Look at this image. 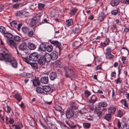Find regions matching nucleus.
Wrapping results in <instances>:
<instances>
[{
    "label": "nucleus",
    "mask_w": 129,
    "mask_h": 129,
    "mask_svg": "<svg viewBox=\"0 0 129 129\" xmlns=\"http://www.w3.org/2000/svg\"><path fill=\"white\" fill-rule=\"evenodd\" d=\"M13 39L16 41L19 42L21 40V38L19 36L15 35L13 36Z\"/></svg>",
    "instance_id": "nucleus-40"
},
{
    "label": "nucleus",
    "mask_w": 129,
    "mask_h": 129,
    "mask_svg": "<svg viewBox=\"0 0 129 129\" xmlns=\"http://www.w3.org/2000/svg\"><path fill=\"white\" fill-rule=\"evenodd\" d=\"M36 45L32 43H28V47L30 50H34L36 48Z\"/></svg>",
    "instance_id": "nucleus-28"
},
{
    "label": "nucleus",
    "mask_w": 129,
    "mask_h": 129,
    "mask_svg": "<svg viewBox=\"0 0 129 129\" xmlns=\"http://www.w3.org/2000/svg\"><path fill=\"white\" fill-rule=\"evenodd\" d=\"M122 80H121L120 78H118L117 79V81L116 82V83L117 84L118 83H122Z\"/></svg>",
    "instance_id": "nucleus-57"
},
{
    "label": "nucleus",
    "mask_w": 129,
    "mask_h": 129,
    "mask_svg": "<svg viewBox=\"0 0 129 129\" xmlns=\"http://www.w3.org/2000/svg\"><path fill=\"white\" fill-rule=\"evenodd\" d=\"M112 118V114L110 113L106 114L104 117L103 118L107 120L108 121H110Z\"/></svg>",
    "instance_id": "nucleus-21"
},
{
    "label": "nucleus",
    "mask_w": 129,
    "mask_h": 129,
    "mask_svg": "<svg viewBox=\"0 0 129 129\" xmlns=\"http://www.w3.org/2000/svg\"><path fill=\"white\" fill-rule=\"evenodd\" d=\"M47 57H45V55L41 56L37 61L38 63L40 64H44L47 61Z\"/></svg>",
    "instance_id": "nucleus-13"
},
{
    "label": "nucleus",
    "mask_w": 129,
    "mask_h": 129,
    "mask_svg": "<svg viewBox=\"0 0 129 129\" xmlns=\"http://www.w3.org/2000/svg\"><path fill=\"white\" fill-rule=\"evenodd\" d=\"M26 73L25 72H23V73L20 74L19 75L21 76L22 77H25L26 76Z\"/></svg>",
    "instance_id": "nucleus-61"
},
{
    "label": "nucleus",
    "mask_w": 129,
    "mask_h": 129,
    "mask_svg": "<svg viewBox=\"0 0 129 129\" xmlns=\"http://www.w3.org/2000/svg\"><path fill=\"white\" fill-rule=\"evenodd\" d=\"M91 126L90 123L85 122L83 123V126L84 128L86 129L89 128Z\"/></svg>",
    "instance_id": "nucleus-38"
},
{
    "label": "nucleus",
    "mask_w": 129,
    "mask_h": 129,
    "mask_svg": "<svg viewBox=\"0 0 129 129\" xmlns=\"http://www.w3.org/2000/svg\"><path fill=\"white\" fill-rule=\"evenodd\" d=\"M39 55L37 52H34L31 54L29 56L30 60L33 61H37L39 59Z\"/></svg>",
    "instance_id": "nucleus-9"
},
{
    "label": "nucleus",
    "mask_w": 129,
    "mask_h": 129,
    "mask_svg": "<svg viewBox=\"0 0 129 129\" xmlns=\"http://www.w3.org/2000/svg\"><path fill=\"white\" fill-rule=\"evenodd\" d=\"M106 58L107 59H111L114 57V56L111 53L105 54Z\"/></svg>",
    "instance_id": "nucleus-36"
},
{
    "label": "nucleus",
    "mask_w": 129,
    "mask_h": 129,
    "mask_svg": "<svg viewBox=\"0 0 129 129\" xmlns=\"http://www.w3.org/2000/svg\"><path fill=\"white\" fill-rule=\"evenodd\" d=\"M52 64L54 63L55 64H61V62L59 60H57L55 62H51Z\"/></svg>",
    "instance_id": "nucleus-55"
},
{
    "label": "nucleus",
    "mask_w": 129,
    "mask_h": 129,
    "mask_svg": "<svg viewBox=\"0 0 129 129\" xmlns=\"http://www.w3.org/2000/svg\"><path fill=\"white\" fill-rule=\"evenodd\" d=\"M80 40L79 39L78 41H76L74 42L73 46L75 48H77L78 47L81 45V43L80 42Z\"/></svg>",
    "instance_id": "nucleus-31"
},
{
    "label": "nucleus",
    "mask_w": 129,
    "mask_h": 129,
    "mask_svg": "<svg viewBox=\"0 0 129 129\" xmlns=\"http://www.w3.org/2000/svg\"><path fill=\"white\" fill-rule=\"evenodd\" d=\"M78 100L79 103H81V102L84 100L83 99V98L82 96H81L78 97Z\"/></svg>",
    "instance_id": "nucleus-53"
},
{
    "label": "nucleus",
    "mask_w": 129,
    "mask_h": 129,
    "mask_svg": "<svg viewBox=\"0 0 129 129\" xmlns=\"http://www.w3.org/2000/svg\"><path fill=\"white\" fill-rule=\"evenodd\" d=\"M122 129H129L128 126L127 127V124H124L123 125Z\"/></svg>",
    "instance_id": "nucleus-58"
},
{
    "label": "nucleus",
    "mask_w": 129,
    "mask_h": 129,
    "mask_svg": "<svg viewBox=\"0 0 129 129\" xmlns=\"http://www.w3.org/2000/svg\"><path fill=\"white\" fill-rule=\"evenodd\" d=\"M42 83L44 84H47L49 82V79L48 77L44 76L42 77L41 79Z\"/></svg>",
    "instance_id": "nucleus-20"
},
{
    "label": "nucleus",
    "mask_w": 129,
    "mask_h": 129,
    "mask_svg": "<svg viewBox=\"0 0 129 129\" xmlns=\"http://www.w3.org/2000/svg\"><path fill=\"white\" fill-rule=\"evenodd\" d=\"M46 45L43 44L40 45L39 47L38 50L39 51H45L46 49Z\"/></svg>",
    "instance_id": "nucleus-30"
},
{
    "label": "nucleus",
    "mask_w": 129,
    "mask_h": 129,
    "mask_svg": "<svg viewBox=\"0 0 129 129\" xmlns=\"http://www.w3.org/2000/svg\"><path fill=\"white\" fill-rule=\"evenodd\" d=\"M26 54L29 55L30 53V50L26 48L23 51Z\"/></svg>",
    "instance_id": "nucleus-51"
},
{
    "label": "nucleus",
    "mask_w": 129,
    "mask_h": 129,
    "mask_svg": "<svg viewBox=\"0 0 129 129\" xmlns=\"http://www.w3.org/2000/svg\"><path fill=\"white\" fill-rule=\"evenodd\" d=\"M30 125L32 126H35L36 123L34 119H31L29 122Z\"/></svg>",
    "instance_id": "nucleus-44"
},
{
    "label": "nucleus",
    "mask_w": 129,
    "mask_h": 129,
    "mask_svg": "<svg viewBox=\"0 0 129 129\" xmlns=\"http://www.w3.org/2000/svg\"><path fill=\"white\" fill-rule=\"evenodd\" d=\"M121 123L120 122V121L119 120L118 121L117 126L119 128H120L121 127Z\"/></svg>",
    "instance_id": "nucleus-63"
},
{
    "label": "nucleus",
    "mask_w": 129,
    "mask_h": 129,
    "mask_svg": "<svg viewBox=\"0 0 129 129\" xmlns=\"http://www.w3.org/2000/svg\"><path fill=\"white\" fill-rule=\"evenodd\" d=\"M0 44L2 46V47H4V43L2 40L1 39H0Z\"/></svg>",
    "instance_id": "nucleus-56"
},
{
    "label": "nucleus",
    "mask_w": 129,
    "mask_h": 129,
    "mask_svg": "<svg viewBox=\"0 0 129 129\" xmlns=\"http://www.w3.org/2000/svg\"><path fill=\"white\" fill-rule=\"evenodd\" d=\"M34 32L32 30L30 29L29 31L27 33L28 36L30 37H32L34 35Z\"/></svg>",
    "instance_id": "nucleus-49"
},
{
    "label": "nucleus",
    "mask_w": 129,
    "mask_h": 129,
    "mask_svg": "<svg viewBox=\"0 0 129 129\" xmlns=\"http://www.w3.org/2000/svg\"><path fill=\"white\" fill-rule=\"evenodd\" d=\"M38 8L39 10H42L44 8L45 5L42 3H39L38 4Z\"/></svg>",
    "instance_id": "nucleus-46"
},
{
    "label": "nucleus",
    "mask_w": 129,
    "mask_h": 129,
    "mask_svg": "<svg viewBox=\"0 0 129 129\" xmlns=\"http://www.w3.org/2000/svg\"><path fill=\"white\" fill-rule=\"evenodd\" d=\"M15 98L18 101L20 102L22 99L21 96L19 94H16L14 95Z\"/></svg>",
    "instance_id": "nucleus-37"
},
{
    "label": "nucleus",
    "mask_w": 129,
    "mask_h": 129,
    "mask_svg": "<svg viewBox=\"0 0 129 129\" xmlns=\"http://www.w3.org/2000/svg\"><path fill=\"white\" fill-rule=\"evenodd\" d=\"M32 76V74L31 73H26V76L28 78H30Z\"/></svg>",
    "instance_id": "nucleus-62"
},
{
    "label": "nucleus",
    "mask_w": 129,
    "mask_h": 129,
    "mask_svg": "<svg viewBox=\"0 0 129 129\" xmlns=\"http://www.w3.org/2000/svg\"><path fill=\"white\" fill-rule=\"evenodd\" d=\"M120 2V0H112L111 2V4L114 7L117 6Z\"/></svg>",
    "instance_id": "nucleus-24"
},
{
    "label": "nucleus",
    "mask_w": 129,
    "mask_h": 129,
    "mask_svg": "<svg viewBox=\"0 0 129 129\" xmlns=\"http://www.w3.org/2000/svg\"><path fill=\"white\" fill-rule=\"evenodd\" d=\"M78 107L77 105L76 104L75 102H73L71 105V107L72 111L74 110L75 111V110H76L75 112V113H76L77 111L78 112Z\"/></svg>",
    "instance_id": "nucleus-19"
},
{
    "label": "nucleus",
    "mask_w": 129,
    "mask_h": 129,
    "mask_svg": "<svg viewBox=\"0 0 129 129\" xmlns=\"http://www.w3.org/2000/svg\"><path fill=\"white\" fill-rule=\"evenodd\" d=\"M102 65H98L96 67L95 70H101L102 69Z\"/></svg>",
    "instance_id": "nucleus-59"
},
{
    "label": "nucleus",
    "mask_w": 129,
    "mask_h": 129,
    "mask_svg": "<svg viewBox=\"0 0 129 129\" xmlns=\"http://www.w3.org/2000/svg\"><path fill=\"white\" fill-rule=\"evenodd\" d=\"M12 27L17 29L18 31H19L22 25V23H18L16 21H13L10 23Z\"/></svg>",
    "instance_id": "nucleus-8"
},
{
    "label": "nucleus",
    "mask_w": 129,
    "mask_h": 129,
    "mask_svg": "<svg viewBox=\"0 0 129 129\" xmlns=\"http://www.w3.org/2000/svg\"><path fill=\"white\" fill-rule=\"evenodd\" d=\"M107 105V103L106 102L102 101L98 103V105L96 107L98 109L104 108L106 107Z\"/></svg>",
    "instance_id": "nucleus-15"
},
{
    "label": "nucleus",
    "mask_w": 129,
    "mask_h": 129,
    "mask_svg": "<svg viewBox=\"0 0 129 129\" xmlns=\"http://www.w3.org/2000/svg\"><path fill=\"white\" fill-rule=\"evenodd\" d=\"M46 48L47 51L49 52H51L53 49V47L51 45L47 46Z\"/></svg>",
    "instance_id": "nucleus-39"
},
{
    "label": "nucleus",
    "mask_w": 129,
    "mask_h": 129,
    "mask_svg": "<svg viewBox=\"0 0 129 129\" xmlns=\"http://www.w3.org/2000/svg\"><path fill=\"white\" fill-rule=\"evenodd\" d=\"M74 21L72 19H69L66 20L65 24L66 26L68 27L72 26L73 24Z\"/></svg>",
    "instance_id": "nucleus-16"
},
{
    "label": "nucleus",
    "mask_w": 129,
    "mask_h": 129,
    "mask_svg": "<svg viewBox=\"0 0 129 129\" xmlns=\"http://www.w3.org/2000/svg\"><path fill=\"white\" fill-rule=\"evenodd\" d=\"M27 45L26 43H23L20 44L19 46V49L21 51H23L26 48H27Z\"/></svg>",
    "instance_id": "nucleus-22"
},
{
    "label": "nucleus",
    "mask_w": 129,
    "mask_h": 129,
    "mask_svg": "<svg viewBox=\"0 0 129 129\" xmlns=\"http://www.w3.org/2000/svg\"><path fill=\"white\" fill-rule=\"evenodd\" d=\"M6 107L7 109L5 110V111L8 113H10L11 112V111H12L11 108L9 106L7 105Z\"/></svg>",
    "instance_id": "nucleus-45"
},
{
    "label": "nucleus",
    "mask_w": 129,
    "mask_h": 129,
    "mask_svg": "<svg viewBox=\"0 0 129 129\" xmlns=\"http://www.w3.org/2000/svg\"><path fill=\"white\" fill-rule=\"evenodd\" d=\"M106 52L105 54L111 53L112 52V50L111 48L109 47H108L106 48Z\"/></svg>",
    "instance_id": "nucleus-41"
},
{
    "label": "nucleus",
    "mask_w": 129,
    "mask_h": 129,
    "mask_svg": "<svg viewBox=\"0 0 129 129\" xmlns=\"http://www.w3.org/2000/svg\"><path fill=\"white\" fill-rule=\"evenodd\" d=\"M65 72V77L72 79V77H75L77 76L76 72L73 68L69 67H63Z\"/></svg>",
    "instance_id": "nucleus-2"
},
{
    "label": "nucleus",
    "mask_w": 129,
    "mask_h": 129,
    "mask_svg": "<svg viewBox=\"0 0 129 129\" xmlns=\"http://www.w3.org/2000/svg\"><path fill=\"white\" fill-rule=\"evenodd\" d=\"M5 6L3 5H0V11H2L4 9Z\"/></svg>",
    "instance_id": "nucleus-60"
},
{
    "label": "nucleus",
    "mask_w": 129,
    "mask_h": 129,
    "mask_svg": "<svg viewBox=\"0 0 129 129\" xmlns=\"http://www.w3.org/2000/svg\"><path fill=\"white\" fill-rule=\"evenodd\" d=\"M107 110L106 108L98 109V107H96L95 110L94 111L95 113L98 116H100L102 113V111L105 112Z\"/></svg>",
    "instance_id": "nucleus-11"
},
{
    "label": "nucleus",
    "mask_w": 129,
    "mask_h": 129,
    "mask_svg": "<svg viewBox=\"0 0 129 129\" xmlns=\"http://www.w3.org/2000/svg\"><path fill=\"white\" fill-rule=\"evenodd\" d=\"M33 85L34 86H37L39 85L40 84V82L39 80L38 77H35V78L32 81Z\"/></svg>",
    "instance_id": "nucleus-17"
},
{
    "label": "nucleus",
    "mask_w": 129,
    "mask_h": 129,
    "mask_svg": "<svg viewBox=\"0 0 129 129\" xmlns=\"http://www.w3.org/2000/svg\"><path fill=\"white\" fill-rule=\"evenodd\" d=\"M116 108L113 105L110 106L108 109V112L109 113L111 114H114L116 111Z\"/></svg>",
    "instance_id": "nucleus-14"
},
{
    "label": "nucleus",
    "mask_w": 129,
    "mask_h": 129,
    "mask_svg": "<svg viewBox=\"0 0 129 129\" xmlns=\"http://www.w3.org/2000/svg\"><path fill=\"white\" fill-rule=\"evenodd\" d=\"M121 59L122 60V63H123L124 64H126V62L125 61H126V58L125 57L122 56L121 58Z\"/></svg>",
    "instance_id": "nucleus-54"
},
{
    "label": "nucleus",
    "mask_w": 129,
    "mask_h": 129,
    "mask_svg": "<svg viewBox=\"0 0 129 129\" xmlns=\"http://www.w3.org/2000/svg\"><path fill=\"white\" fill-rule=\"evenodd\" d=\"M4 36L7 37L8 40H12L13 39V36L10 33L8 32L6 33L4 35Z\"/></svg>",
    "instance_id": "nucleus-25"
},
{
    "label": "nucleus",
    "mask_w": 129,
    "mask_h": 129,
    "mask_svg": "<svg viewBox=\"0 0 129 129\" xmlns=\"http://www.w3.org/2000/svg\"><path fill=\"white\" fill-rule=\"evenodd\" d=\"M1 53H0V60H4L6 63L10 62L11 64H17V63L16 60L13 57H11L8 55V51L5 47L1 50Z\"/></svg>",
    "instance_id": "nucleus-1"
},
{
    "label": "nucleus",
    "mask_w": 129,
    "mask_h": 129,
    "mask_svg": "<svg viewBox=\"0 0 129 129\" xmlns=\"http://www.w3.org/2000/svg\"><path fill=\"white\" fill-rule=\"evenodd\" d=\"M77 9L76 8H74L73 9L71 10L70 14L71 16L74 15L76 13Z\"/></svg>",
    "instance_id": "nucleus-35"
},
{
    "label": "nucleus",
    "mask_w": 129,
    "mask_h": 129,
    "mask_svg": "<svg viewBox=\"0 0 129 129\" xmlns=\"http://www.w3.org/2000/svg\"><path fill=\"white\" fill-rule=\"evenodd\" d=\"M43 20L44 24L45 23H50L49 22V20L48 15H47L46 18L44 19Z\"/></svg>",
    "instance_id": "nucleus-48"
},
{
    "label": "nucleus",
    "mask_w": 129,
    "mask_h": 129,
    "mask_svg": "<svg viewBox=\"0 0 129 129\" xmlns=\"http://www.w3.org/2000/svg\"><path fill=\"white\" fill-rule=\"evenodd\" d=\"M74 112V111H72L70 109H68L66 113V117L68 119H70L73 117H77L78 116V112L77 111L75 113Z\"/></svg>",
    "instance_id": "nucleus-4"
},
{
    "label": "nucleus",
    "mask_w": 129,
    "mask_h": 129,
    "mask_svg": "<svg viewBox=\"0 0 129 129\" xmlns=\"http://www.w3.org/2000/svg\"><path fill=\"white\" fill-rule=\"evenodd\" d=\"M81 25L78 23L75 25L74 28L73 29V31L75 34H78L81 32V29L80 26Z\"/></svg>",
    "instance_id": "nucleus-10"
},
{
    "label": "nucleus",
    "mask_w": 129,
    "mask_h": 129,
    "mask_svg": "<svg viewBox=\"0 0 129 129\" xmlns=\"http://www.w3.org/2000/svg\"><path fill=\"white\" fill-rule=\"evenodd\" d=\"M96 101L97 98L94 95H93L89 100V102L90 103H94Z\"/></svg>",
    "instance_id": "nucleus-27"
},
{
    "label": "nucleus",
    "mask_w": 129,
    "mask_h": 129,
    "mask_svg": "<svg viewBox=\"0 0 129 129\" xmlns=\"http://www.w3.org/2000/svg\"><path fill=\"white\" fill-rule=\"evenodd\" d=\"M43 88L44 92L45 91L46 92H49L51 90V87L49 86H43Z\"/></svg>",
    "instance_id": "nucleus-34"
},
{
    "label": "nucleus",
    "mask_w": 129,
    "mask_h": 129,
    "mask_svg": "<svg viewBox=\"0 0 129 129\" xmlns=\"http://www.w3.org/2000/svg\"><path fill=\"white\" fill-rule=\"evenodd\" d=\"M36 91L38 93H44V92L43 88L40 87H37L36 89Z\"/></svg>",
    "instance_id": "nucleus-32"
},
{
    "label": "nucleus",
    "mask_w": 129,
    "mask_h": 129,
    "mask_svg": "<svg viewBox=\"0 0 129 129\" xmlns=\"http://www.w3.org/2000/svg\"><path fill=\"white\" fill-rule=\"evenodd\" d=\"M84 93L85 94V96L86 98H88L91 95L90 92L88 90H85Z\"/></svg>",
    "instance_id": "nucleus-43"
},
{
    "label": "nucleus",
    "mask_w": 129,
    "mask_h": 129,
    "mask_svg": "<svg viewBox=\"0 0 129 129\" xmlns=\"http://www.w3.org/2000/svg\"><path fill=\"white\" fill-rule=\"evenodd\" d=\"M50 42L52 44L54 45L57 48V50H58V52L59 53V55H60L62 49L61 44L57 41L50 40Z\"/></svg>",
    "instance_id": "nucleus-6"
},
{
    "label": "nucleus",
    "mask_w": 129,
    "mask_h": 129,
    "mask_svg": "<svg viewBox=\"0 0 129 129\" xmlns=\"http://www.w3.org/2000/svg\"><path fill=\"white\" fill-rule=\"evenodd\" d=\"M45 121L47 123V124L48 123H51V117L48 116H46V115H44V117H43Z\"/></svg>",
    "instance_id": "nucleus-29"
},
{
    "label": "nucleus",
    "mask_w": 129,
    "mask_h": 129,
    "mask_svg": "<svg viewBox=\"0 0 129 129\" xmlns=\"http://www.w3.org/2000/svg\"><path fill=\"white\" fill-rule=\"evenodd\" d=\"M109 44V39L106 38L105 39V40L103 42H101L100 44V45L104 47L106 46H107Z\"/></svg>",
    "instance_id": "nucleus-23"
},
{
    "label": "nucleus",
    "mask_w": 129,
    "mask_h": 129,
    "mask_svg": "<svg viewBox=\"0 0 129 129\" xmlns=\"http://www.w3.org/2000/svg\"><path fill=\"white\" fill-rule=\"evenodd\" d=\"M50 129H57V127L55 126L51 125V127H49Z\"/></svg>",
    "instance_id": "nucleus-64"
},
{
    "label": "nucleus",
    "mask_w": 129,
    "mask_h": 129,
    "mask_svg": "<svg viewBox=\"0 0 129 129\" xmlns=\"http://www.w3.org/2000/svg\"><path fill=\"white\" fill-rule=\"evenodd\" d=\"M21 5V4L20 3H16L13 6V8H17L19 7Z\"/></svg>",
    "instance_id": "nucleus-50"
},
{
    "label": "nucleus",
    "mask_w": 129,
    "mask_h": 129,
    "mask_svg": "<svg viewBox=\"0 0 129 129\" xmlns=\"http://www.w3.org/2000/svg\"><path fill=\"white\" fill-rule=\"evenodd\" d=\"M6 31V28L4 27L3 26H1L0 27V31L4 35L5 34V33Z\"/></svg>",
    "instance_id": "nucleus-42"
},
{
    "label": "nucleus",
    "mask_w": 129,
    "mask_h": 129,
    "mask_svg": "<svg viewBox=\"0 0 129 129\" xmlns=\"http://www.w3.org/2000/svg\"><path fill=\"white\" fill-rule=\"evenodd\" d=\"M22 29L24 33L27 34L29 31L30 29L28 27L24 26L22 28Z\"/></svg>",
    "instance_id": "nucleus-33"
},
{
    "label": "nucleus",
    "mask_w": 129,
    "mask_h": 129,
    "mask_svg": "<svg viewBox=\"0 0 129 129\" xmlns=\"http://www.w3.org/2000/svg\"><path fill=\"white\" fill-rule=\"evenodd\" d=\"M62 108L60 106H57L55 108V110L56 111H58L60 112H62Z\"/></svg>",
    "instance_id": "nucleus-52"
},
{
    "label": "nucleus",
    "mask_w": 129,
    "mask_h": 129,
    "mask_svg": "<svg viewBox=\"0 0 129 129\" xmlns=\"http://www.w3.org/2000/svg\"><path fill=\"white\" fill-rule=\"evenodd\" d=\"M16 16L23 18L24 17H27L29 15V13L23 10L17 11L15 13Z\"/></svg>",
    "instance_id": "nucleus-5"
},
{
    "label": "nucleus",
    "mask_w": 129,
    "mask_h": 129,
    "mask_svg": "<svg viewBox=\"0 0 129 129\" xmlns=\"http://www.w3.org/2000/svg\"><path fill=\"white\" fill-rule=\"evenodd\" d=\"M123 112L120 109H117L116 115L117 117L121 118L123 116Z\"/></svg>",
    "instance_id": "nucleus-26"
},
{
    "label": "nucleus",
    "mask_w": 129,
    "mask_h": 129,
    "mask_svg": "<svg viewBox=\"0 0 129 129\" xmlns=\"http://www.w3.org/2000/svg\"><path fill=\"white\" fill-rule=\"evenodd\" d=\"M7 42L12 48L16 49L17 44L14 40H8L7 41Z\"/></svg>",
    "instance_id": "nucleus-12"
},
{
    "label": "nucleus",
    "mask_w": 129,
    "mask_h": 129,
    "mask_svg": "<svg viewBox=\"0 0 129 129\" xmlns=\"http://www.w3.org/2000/svg\"><path fill=\"white\" fill-rule=\"evenodd\" d=\"M50 79L51 80H54L57 78V75L56 72H53L51 73L49 76Z\"/></svg>",
    "instance_id": "nucleus-18"
},
{
    "label": "nucleus",
    "mask_w": 129,
    "mask_h": 129,
    "mask_svg": "<svg viewBox=\"0 0 129 129\" xmlns=\"http://www.w3.org/2000/svg\"><path fill=\"white\" fill-rule=\"evenodd\" d=\"M41 16V13H39L36 14L34 17L30 21L31 25L33 26L35 25L37 26L44 24L43 21H42L41 22L39 21Z\"/></svg>",
    "instance_id": "nucleus-3"
},
{
    "label": "nucleus",
    "mask_w": 129,
    "mask_h": 129,
    "mask_svg": "<svg viewBox=\"0 0 129 129\" xmlns=\"http://www.w3.org/2000/svg\"><path fill=\"white\" fill-rule=\"evenodd\" d=\"M118 12L119 11L118 10H112L111 11V13L112 15H115L118 14Z\"/></svg>",
    "instance_id": "nucleus-47"
},
{
    "label": "nucleus",
    "mask_w": 129,
    "mask_h": 129,
    "mask_svg": "<svg viewBox=\"0 0 129 129\" xmlns=\"http://www.w3.org/2000/svg\"><path fill=\"white\" fill-rule=\"evenodd\" d=\"M58 53L55 51L51 52V54L47 53L45 54V57H47V58L50 59L51 58L52 60H55L58 57Z\"/></svg>",
    "instance_id": "nucleus-7"
}]
</instances>
